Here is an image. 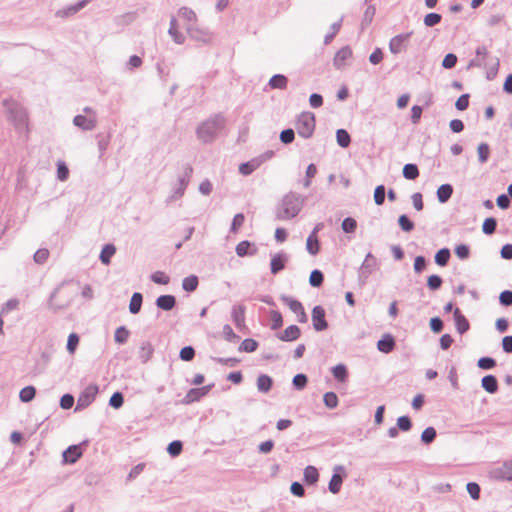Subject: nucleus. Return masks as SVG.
Masks as SVG:
<instances>
[{"label": "nucleus", "mask_w": 512, "mask_h": 512, "mask_svg": "<svg viewBox=\"0 0 512 512\" xmlns=\"http://www.w3.org/2000/svg\"><path fill=\"white\" fill-rule=\"evenodd\" d=\"M225 126L226 118L223 116V114H214L197 126V138L204 144L212 143L218 137L219 133L225 128Z\"/></svg>", "instance_id": "1"}, {"label": "nucleus", "mask_w": 512, "mask_h": 512, "mask_svg": "<svg viewBox=\"0 0 512 512\" xmlns=\"http://www.w3.org/2000/svg\"><path fill=\"white\" fill-rule=\"evenodd\" d=\"M305 198L293 191L285 194L276 206L275 215L278 220H291L295 218L304 205Z\"/></svg>", "instance_id": "2"}, {"label": "nucleus", "mask_w": 512, "mask_h": 512, "mask_svg": "<svg viewBox=\"0 0 512 512\" xmlns=\"http://www.w3.org/2000/svg\"><path fill=\"white\" fill-rule=\"evenodd\" d=\"M4 106L8 108V118L13 123L15 128L22 131L27 127L28 115L26 110L16 102L9 104L8 100H4Z\"/></svg>", "instance_id": "3"}, {"label": "nucleus", "mask_w": 512, "mask_h": 512, "mask_svg": "<svg viewBox=\"0 0 512 512\" xmlns=\"http://www.w3.org/2000/svg\"><path fill=\"white\" fill-rule=\"evenodd\" d=\"M316 126V117L313 112H302L296 121V130L300 137L309 139L313 136Z\"/></svg>", "instance_id": "4"}, {"label": "nucleus", "mask_w": 512, "mask_h": 512, "mask_svg": "<svg viewBox=\"0 0 512 512\" xmlns=\"http://www.w3.org/2000/svg\"><path fill=\"white\" fill-rule=\"evenodd\" d=\"M89 441L84 440L79 444H73L68 446L62 452V463L67 464H75L83 455L85 447L88 446Z\"/></svg>", "instance_id": "5"}, {"label": "nucleus", "mask_w": 512, "mask_h": 512, "mask_svg": "<svg viewBox=\"0 0 512 512\" xmlns=\"http://www.w3.org/2000/svg\"><path fill=\"white\" fill-rule=\"evenodd\" d=\"M99 392L98 386L91 384L87 386L78 396L75 412L82 411L89 407L95 400Z\"/></svg>", "instance_id": "6"}, {"label": "nucleus", "mask_w": 512, "mask_h": 512, "mask_svg": "<svg viewBox=\"0 0 512 512\" xmlns=\"http://www.w3.org/2000/svg\"><path fill=\"white\" fill-rule=\"evenodd\" d=\"M488 475L495 481L512 482V460L504 461L501 465L491 468Z\"/></svg>", "instance_id": "7"}, {"label": "nucleus", "mask_w": 512, "mask_h": 512, "mask_svg": "<svg viewBox=\"0 0 512 512\" xmlns=\"http://www.w3.org/2000/svg\"><path fill=\"white\" fill-rule=\"evenodd\" d=\"M186 31L191 39L198 42L208 43L212 39L210 30L207 27L199 26L197 22L187 24Z\"/></svg>", "instance_id": "8"}, {"label": "nucleus", "mask_w": 512, "mask_h": 512, "mask_svg": "<svg viewBox=\"0 0 512 512\" xmlns=\"http://www.w3.org/2000/svg\"><path fill=\"white\" fill-rule=\"evenodd\" d=\"M347 477V472L344 466L335 465L333 473L328 483V490L332 494H338L341 490L344 479Z\"/></svg>", "instance_id": "9"}, {"label": "nucleus", "mask_w": 512, "mask_h": 512, "mask_svg": "<svg viewBox=\"0 0 512 512\" xmlns=\"http://www.w3.org/2000/svg\"><path fill=\"white\" fill-rule=\"evenodd\" d=\"M311 320L313 329L316 332H323L329 327V323L326 320V311L321 305H316L313 307L311 312Z\"/></svg>", "instance_id": "10"}, {"label": "nucleus", "mask_w": 512, "mask_h": 512, "mask_svg": "<svg viewBox=\"0 0 512 512\" xmlns=\"http://www.w3.org/2000/svg\"><path fill=\"white\" fill-rule=\"evenodd\" d=\"M213 387L214 383H210L202 387L191 388L188 390L181 402L185 405H188L193 402L200 401L213 389Z\"/></svg>", "instance_id": "11"}, {"label": "nucleus", "mask_w": 512, "mask_h": 512, "mask_svg": "<svg viewBox=\"0 0 512 512\" xmlns=\"http://www.w3.org/2000/svg\"><path fill=\"white\" fill-rule=\"evenodd\" d=\"M289 261V256L284 251H280L272 255L270 260V272L273 275H277L286 268Z\"/></svg>", "instance_id": "12"}, {"label": "nucleus", "mask_w": 512, "mask_h": 512, "mask_svg": "<svg viewBox=\"0 0 512 512\" xmlns=\"http://www.w3.org/2000/svg\"><path fill=\"white\" fill-rule=\"evenodd\" d=\"M413 32L401 33L392 37L389 41V50L392 54H399L405 49V42L412 36Z\"/></svg>", "instance_id": "13"}, {"label": "nucleus", "mask_w": 512, "mask_h": 512, "mask_svg": "<svg viewBox=\"0 0 512 512\" xmlns=\"http://www.w3.org/2000/svg\"><path fill=\"white\" fill-rule=\"evenodd\" d=\"M301 336V329L295 325H289L284 329V331L279 332L276 334V337L283 342H293L300 338Z\"/></svg>", "instance_id": "14"}, {"label": "nucleus", "mask_w": 512, "mask_h": 512, "mask_svg": "<svg viewBox=\"0 0 512 512\" xmlns=\"http://www.w3.org/2000/svg\"><path fill=\"white\" fill-rule=\"evenodd\" d=\"M395 346L396 341L391 333H384L376 344L378 351L384 354H389L390 352H392Z\"/></svg>", "instance_id": "15"}, {"label": "nucleus", "mask_w": 512, "mask_h": 512, "mask_svg": "<svg viewBox=\"0 0 512 512\" xmlns=\"http://www.w3.org/2000/svg\"><path fill=\"white\" fill-rule=\"evenodd\" d=\"M352 57V49L346 45L339 49L333 59V65L340 70L346 66V61Z\"/></svg>", "instance_id": "16"}, {"label": "nucleus", "mask_w": 512, "mask_h": 512, "mask_svg": "<svg viewBox=\"0 0 512 512\" xmlns=\"http://www.w3.org/2000/svg\"><path fill=\"white\" fill-rule=\"evenodd\" d=\"M192 174H193V167L190 164H186L183 169V174L178 179L179 186L175 190V194L177 196H179V197L183 196V194L189 184Z\"/></svg>", "instance_id": "17"}, {"label": "nucleus", "mask_w": 512, "mask_h": 512, "mask_svg": "<svg viewBox=\"0 0 512 512\" xmlns=\"http://www.w3.org/2000/svg\"><path fill=\"white\" fill-rule=\"evenodd\" d=\"M453 319L457 332L463 335L470 329V323L459 308L453 310Z\"/></svg>", "instance_id": "18"}, {"label": "nucleus", "mask_w": 512, "mask_h": 512, "mask_svg": "<svg viewBox=\"0 0 512 512\" xmlns=\"http://www.w3.org/2000/svg\"><path fill=\"white\" fill-rule=\"evenodd\" d=\"M177 304L176 297L172 294H163L156 298L155 305L159 310L171 311Z\"/></svg>", "instance_id": "19"}, {"label": "nucleus", "mask_w": 512, "mask_h": 512, "mask_svg": "<svg viewBox=\"0 0 512 512\" xmlns=\"http://www.w3.org/2000/svg\"><path fill=\"white\" fill-rule=\"evenodd\" d=\"M235 252L239 257L253 256L258 252V248L253 242L242 240L236 245Z\"/></svg>", "instance_id": "20"}, {"label": "nucleus", "mask_w": 512, "mask_h": 512, "mask_svg": "<svg viewBox=\"0 0 512 512\" xmlns=\"http://www.w3.org/2000/svg\"><path fill=\"white\" fill-rule=\"evenodd\" d=\"M73 124L83 131H91L96 127L97 121L95 117H86L78 114L73 118Z\"/></svg>", "instance_id": "21"}, {"label": "nucleus", "mask_w": 512, "mask_h": 512, "mask_svg": "<svg viewBox=\"0 0 512 512\" xmlns=\"http://www.w3.org/2000/svg\"><path fill=\"white\" fill-rule=\"evenodd\" d=\"M246 307L242 304L234 305L231 310V318L238 329L245 326Z\"/></svg>", "instance_id": "22"}, {"label": "nucleus", "mask_w": 512, "mask_h": 512, "mask_svg": "<svg viewBox=\"0 0 512 512\" xmlns=\"http://www.w3.org/2000/svg\"><path fill=\"white\" fill-rule=\"evenodd\" d=\"M481 387L489 394H495L499 390L498 379L495 375L488 374L482 377Z\"/></svg>", "instance_id": "23"}, {"label": "nucleus", "mask_w": 512, "mask_h": 512, "mask_svg": "<svg viewBox=\"0 0 512 512\" xmlns=\"http://www.w3.org/2000/svg\"><path fill=\"white\" fill-rule=\"evenodd\" d=\"M87 3L88 2H75L72 5L56 11L55 16L60 18H68L82 10Z\"/></svg>", "instance_id": "24"}, {"label": "nucleus", "mask_w": 512, "mask_h": 512, "mask_svg": "<svg viewBox=\"0 0 512 512\" xmlns=\"http://www.w3.org/2000/svg\"><path fill=\"white\" fill-rule=\"evenodd\" d=\"M454 188L451 184L445 183L440 185L436 191V197L439 203H447L453 195Z\"/></svg>", "instance_id": "25"}, {"label": "nucleus", "mask_w": 512, "mask_h": 512, "mask_svg": "<svg viewBox=\"0 0 512 512\" xmlns=\"http://www.w3.org/2000/svg\"><path fill=\"white\" fill-rule=\"evenodd\" d=\"M116 253V246L113 243H106L102 246L99 254V260L103 265H109L112 257Z\"/></svg>", "instance_id": "26"}, {"label": "nucleus", "mask_w": 512, "mask_h": 512, "mask_svg": "<svg viewBox=\"0 0 512 512\" xmlns=\"http://www.w3.org/2000/svg\"><path fill=\"white\" fill-rule=\"evenodd\" d=\"M261 166V160L252 158L249 161L243 162L239 165V173L243 176H249Z\"/></svg>", "instance_id": "27"}, {"label": "nucleus", "mask_w": 512, "mask_h": 512, "mask_svg": "<svg viewBox=\"0 0 512 512\" xmlns=\"http://www.w3.org/2000/svg\"><path fill=\"white\" fill-rule=\"evenodd\" d=\"M273 378L268 374H260L256 380V386L259 392L268 393L273 387Z\"/></svg>", "instance_id": "28"}, {"label": "nucleus", "mask_w": 512, "mask_h": 512, "mask_svg": "<svg viewBox=\"0 0 512 512\" xmlns=\"http://www.w3.org/2000/svg\"><path fill=\"white\" fill-rule=\"evenodd\" d=\"M154 353V347L150 341H143L139 347L138 357L142 363H147Z\"/></svg>", "instance_id": "29"}, {"label": "nucleus", "mask_w": 512, "mask_h": 512, "mask_svg": "<svg viewBox=\"0 0 512 512\" xmlns=\"http://www.w3.org/2000/svg\"><path fill=\"white\" fill-rule=\"evenodd\" d=\"M168 33L176 44H183L185 42V36L179 32L177 19L175 17H172L170 20Z\"/></svg>", "instance_id": "30"}, {"label": "nucleus", "mask_w": 512, "mask_h": 512, "mask_svg": "<svg viewBox=\"0 0 512 512\" xmlns=\"http://www.w3.org/2000/svg\"><path fill=\"white\" fill-rule=\"evenodd\" d=\"M331 373L338 382H346L349 376L348 368L345 364L339 363L331 368Z\"/></svg>", "instance_id": "31"}, {"label": "nucleus", "mask_w": 512, "mask_h": 512, "mask_svg": "<svg viewBox=\"0 0 512 512\" xmlns=\"http://www.w3.org/2000/svg\"><path fill=\"white\" fill-rule=\"evenodd\" d=\"M303 480L307 485H316L319 480V472L315 466L308 465L304 469Z\"/></svg>", "instance_id": "32"}, {"label": "nucleus", "mask_w": 512, "mask_h": 512, "mask_svg": "<svg viewBox=\"0 0 512 512\" xmlns=\"http://www.w3.org/2000/svg\"><path fill=\"white\" fill-rule=\"evenodd\" d=\"M288 85V78L284 74H274L268 82L271 89H286Z\"/></svg>", "instance_id": "33"}, {"label": "nucleus", "mask_w": 512, "mask_h": 512, "mask_svg": "<svg viewBox=\"0 0 512 512\" xmlns=\"http://www.w3.org/2000/svg\"><path fill=\"white\" fill-rule=\"evenodd\" d=\"M450 258H451L450 249L447 247H443L435 253L434 262L440 267H445V266H447Z\"/></svg>", "instance_id": "34"}, {"label": "nucleus", "mask_w": 512, "mask_h": 512, "mask_svg": "<svg viewBox=\"0 0 512 512\" xmlns=\"http://www.w3.org/2000/svg\"><path fill=\"white\" fill-rule=\"evenodd\" d=\"M143 304V295L140 292H134L129 302V312L136 315L140 312Z\"/></svg>", "instance_id": "35"}, {"label": "nucleus", "mask_w": 512, "mask_h": 512, "mask_svg": "<svg viewBox=\"0 0 512 512\" xmlns=\"http://www.w3.org/2000/svg\"><path fill=\"white\" fill-rule=\"evenodd\" d=\"M402 175L406 180H415L419 177L420 171L415 163H407L403 166Z\"/></svg>", "instance_id": "36"}, {"label": "nucleus", "mask_w": 512, "mask_h": 512, "mask_svg": "<svg viewBox=\"0 0 512 512\" xmlns=\"http://www.w3.org/2000/svg\"><path fill=\"white\" fill-rule=\"evenodd\" d=\"M199 285V278L196 275H189L182 280V289L187 293L194 292Z\"/></svg>", "instance_id": "37"}, {"label": "nucleus", "mask_w": 512, "mask_h": 512, "mask_svg": "<svg viewBox=\"0 0 512 512\" xmlns=\"http://www.w3.org/2000/svg\"><path fill=\"white\" fill-rule=\"evenodd\" d=\"M36 396V388L33 385L23 387L19 392V399L22 403L31 402Z\"/></svg>", "instance_id": "38"}, {"label": "nucleus", "mask_w": 512, "mask_h": 512, "mask_svg": "<svg viewBox=\"0 0 512 512\" xmlns=\"http://www.w3.org/2000/svg\"><path fill=\"white\" fill-rule=\"evenodd\" d=\"M280 300H281L284 304H286V305L289 307V309H290L293 313H295V314H296L297 312H299V311L303 308L302 303H301L299 300H297V299H295V298H293V297H291V296H287V295H285V294H282V295L280 296Z\"/></svg>", "instance_id": "39"}, {"label": "nucleus", "mask_w": 512, "mask_h": 512, "mask_svg": "<svg viewBox=\"0 0 512 512\" xmlns=\"http://www.w3.org/2000/svg\"><path fill=\"white\" fill-rule=\"evenodd\" d=\"M321 249V243L319 238H314L313 236H308L306 239V250L307 252L312 255L316 256Z\"/></svg>", "instance_id": "40"}, {"label": "nucleus", "mask_w": 512, "mask_h": 512, "mask_svg": "<svg viewBox=\"0 0 512 512\" xmlns=\"http://www.w3.org/2000/svg\"><path fill=\"white\" fill-rule=\"evenodd\" d=\"M336 141L341 148H347L351 144V136L347 130L340 128L336 131Z\"/></svg>", "instance_id": "41"}, {"label": "nucleus", "mask_w": 512, "mask_h": 512, "mask_svg": "<svg viewBox=\"0 0 512 512\" xmlns=\"http://www.w3.org/2000/svg\"><path fill=\"white\" fill-rule=\"evenodd\" d=\"M397 223L400 229L405 233H409L415 228L414 222L406 214H401L397 219Z\"/></svg>", "instance_id": "42"}, {"label": "nucleus", "mask_w": 512, "mask_h": 512, "mask_svg": "<svg viewBox=\"0 0 512 512\" xmlns=\"http://www.w3.org/2000/svg\"><path fill=\"white\" fill-rule=\"evenodd\" d=\"M130 335V331L126 326H119L116 328L114 333V341L117 344L123 345L127 342Z\"/></svg>", "instance_id": "43"}, {"label": "nucleus", "mask_w": 512, "mask_h": 512, "mask_svg": "<svg viewBox=\"0 0 512 512\" xmlns=\"http://www.w3.org/2000/svg\"><path fill=\"white\" fill-rule=\"evenodd\" d=\"M324 282V274L319 269H313L309 276V284L311 287L319 288Z\"/></svg>", "instance_id": "44"}, {"label": "nucleus", "mask_w": 512, "mask_h": 512, "mask_svg": "<svg viewBox=\"0 0 512 512\" xmlns=\"http://www.w3.org/2000/svg\"><path fill=\"white\" fill-rule=\"evenodd\" d=\"M491 154L490 146L486 142H482L477 147L478 161L484 164L488 161Z\"/></svg>", "instance_id": "45"}, {"label": "nucleus", "mask_w": 512, "mask_h": 512, "mask_svg": "<svg viewBox=\"0 0 512 512\" xmlns=\"http://www.w3.org/2000/svg\"><path fill=\"white\" fill-rule=\"evenodd\" d=\"M259 346L258 341L252 338L244 339L238 347L240 352L252 353L257 350Z\"/></svg>", "instance_id": "46"}, {"label": "nucleus", "mask_w": 512, "mask_h": 512, "mask_svg": "<svg viewBox=\"0 0 512 512\" xmlns=\"http://www.w3.org/2000/svg\"><path fill=\"white\" fill-rule=\"evenodd\" d=\"M436 436V429L432 426H429L422 431L420 440L424 445H429L435 440Z\"/></svg>", "instance_id": "47"}, {"label": "nucleus", "mask_w": 512, "mask_h": 512, "mask_svg": "<svg viewBox=\"0 0 512 512\" xmlns=\"http://www.w3.org/2000/svg\"><path fill=\"white\" fill-rule=\"evenodd\" d=\"M308 384V376L304 373H298L292 378V386L295 390L301 391Z\"/></svg>", "instance_id": "48"}, {"label": "nucleus", "mask_w": 512, "mask_h": 512, "mask_svg": "<svg viewBox=\"0 0 512 512\" xmlns=\"http://www.w3.org/2000/svg\"><path fill=\"white\" fill-rule=\"evenodd\" d=\"M183 450V442L181 440H173L171 441L166 448L167 453L175 458L181 454Z\"/></svg>", "instance_id": "49"}, {"label": "nucleus", "mask_w": 512, "mask_h": 512, "mask_svg": "<svg viewBox=\"0 0 512 512\" xmlns=\"http://www.w3.org/2000/svg\"><path fill=\"white\" fill-rule=\"evenodd\" d=\"M323 403L328 409H335L339 403L337 394L333 391H328L324 393Z\"/></svg>", "instance_id": "50"}, {"label": "nucleus", "mask_w": 512, "mask_h": 512, "mask_svg": "<svg viewBox=\"0 0 512 512\" xmlns=\"http://www.w3.org/2000/svg\"><path fill=\"white\" fill-rule=\"evenodd\" d=\"M178 17L186 21V25L193 22H197L195 12L188 7L180 8L178 11Z\"/></svg>", "instance_id": "51"}, {"label": "nucleus", "mask_w": 512, "mask_h": 512, "mask_svg": "<svg viewBox=\"0 0 512 512\" xmlns=\"http://www.w3.org/2000/svg\"><path fill=\"white\" fill-rule=\"evenodd\" d=\"M376 13V8L373 5H369L363 15V19L361 21L362 30L366 29L373 21V18Z\"/></svg>", "instance_id": "52"}, {"label": "nucleus", "mask_w": 512, "mask_h": 512, "mask_svg": "<svg viewBox=\"0 0 512 512\" xmlns=\"http://www.w3.org/2000/svg\"><path fill=\"white\" fill-rule=\"evenodd\" d=\"M376 264H377L376 258L374 257V255L371 252H368L366 254L365 259H364L363 263L361 264L359 270L364 271V272L369 271L370 273H372Z\"/></svg>", "instance_id": "53"}, {"label": "nucleus", "mask_w": 512, "mask_h": 512, "mask_svg": "<svg viewBox=\"0 0 512 512\" xmlns=\"http://www.w3.org/2000/svg\"><path fill=\"white\" fill-rule=\"evenodd\" d=\"M497 228V220L494 217H487L482 224V232L485 235H492Z\"/></svg>", "instance_id": "54"}, {"label": "nucleus", "mask_w": 512, "mask_h": 512, "mask_svg": "<svg viewBox=\"0 0 512 512\" xmlns=\"http://www.w3.org/2000/svg\"><path fill=\"white\" fill-rule=\"evenodd\" d=\"M341 229L346 234L354 233L357 229V221L353 217L348 216L343 219Z\"/></svg>", "instance_id": "55"}, {"label": "nucleus", "mask_w": 512, "mask_h": 512, "mask_svg": "<svg viewBox=\"0 0 512 512\" xmlns=\"http://www.w3.org/2000/svg\"><path fill=\"white\" fill-rule=\"evenodd\" d=\"M496 365H497L496 360L490 356L480 357L477 361L478 368H480L482 370H491V369L495 368Z\"/></svg>", "instance_id": "56"}, {"label": "nucleus", "mask_w": 512, "mask_h": 512, "mask_svg": "<svg viewBox=\"0 0 512 512\" xmlns=\"http://www.w3.org/2000/svg\"><path fill=\"white\" fill-rule=\"evenodd\" d=\"M385 197H386L385 185H383V184L377 185L374 189V195H373L375 204L377 206H382L385 202Z\"/></svg>", "instance_id": "57"}, {"label": "nucleus", "mask_w": 512, "mask_h": 512, "mask_svg": "<svg viewBox=\"0 0 512 512\" xmlns=\"http://www.w3.org/2000/svg\"><path fill=\"white\" fill-rule=\"evenodd\" d=\"M80 337L77 333L72 332L69 334L66 344V349L69 354H74L78 345H79Z\"/></svg>", "instance_id": "58"}, {"label": "nucleus", "mask_w": 512, "mask_h": 512, "mask_svg": "<svg viewBox=\"0 0 512 512\" xmlns=\"http://www.w3.org/2000/svg\"><path fill=\"white\" fill-rule=\"evenodd\" d=\"M271 319V330H278L283 326V317L282 314L278 310H271L270 313Z\"/></svg>", "instance_id": "59"}, {"label": "nucleus", "mask_w": 512, "mask_h": 512, "mask_svg": "<svg viewBox=\"0 0 512 512\" xmlns=\"http://www.w3.org/2000/svg\"><path fill=\"white\" fill-rule=\"evenodd\" d=\"M454 253L460 260H467L471 254L470 246L464 243L458 244L454 248Z\"/></svg>", "instance_id": "60"}, {"label": "nucleus", "mask_w": 512, "mask_h": 512, "mask_svg": "<svg viewBox=\"0 0 512 512\" xmlns=\"http://www.w3.org/2000/svg\"><path fill=\"white\" fill-rule=\"evenodd\" d=\"M442 284H443V279L438 274H432L427 277V287L431 291L439 290L441 288Z\"/></svg>", "instance_id": "61"}, {"label": "nucleus", "mask_w": 512, "mask_h": 512, "mask_svg": "<svg viewBox=\"0 0 512 512\" xmlns=\"http://www.w3.org/2000/svg\"><path fill=\"white\" fill-rule=\"evenodd\" d=\"M396 426L402 432H408L412 429V420L408 415H402L397 418Z\"/></svg>", "instance_id": "62"}, {"label": "nucleus", "mask_w": 512, "mask_h": 512, "mask_svg": "<svg viewBox=\"0 0 512 512\" xmlns=\"http://www.w3.org/2000/svg\"><path fill=\"white\" fill-rule=\"evenodd\" d=\"M150 279L155 284L167 285L170 282V277L163 271H155L150 275Z\"/></svg>", "instance_id": "63"}, {"label": "nucleus", "mask_w": 512, "mask_h": 512, "mask_svg": "<svg viewBox=\"0 0 512 512\" xmlns=\"http://www.w3.org/2000/svg\"><path fill=\"white\" fill-rule=\"evenodd\" d=\"M195 353L196 352H195L194 347L191 345H187V346H184L181 348V350L179 352V358L182 361L190 362L194 359Z\"/></svg>", "instance_id": "64"}]
</instances>
